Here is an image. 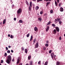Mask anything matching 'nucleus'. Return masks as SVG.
Wrapping results in <instances>:
<instances>
[{"label": "nucleus", "instance_id": "obj_1", "mask_svg": "<svg viewBox=\"0 0 65 65\" xmlns=\"http://www.w3.org/2000/svg\"><path fill=\"white\" fill-rule=\"evenodd\" d=\"M11 60V56L9 55L8 56L7 59L6 60V62L8 64H10V62Z\"/></svg>", "mask_w": 65, "mask_h": 65}, {"label": "nucleus", "instance_id": "obj_2", "mask_svg": "<svg viewBox=\"0 0 65 65\" xmlns=\"http://www.w3.org/2000/svg\"><path fill=\"white\" fill-rule=\"evenodd\" d=\"M21 11H22V9L20 8L18 10L17 12L18 14H19L21 13Z\"/></svg>", "mask_w": 65, "mask_h": 65}, {"label": "nucleus", "instance_id": "obj_3", "mask_svg": "<svg viewBox=\"0 0 65 65\" xmlns=\"http://www.w3.org/2000/svg\"><path fill=\"white\" fill-rule=\"evenodd\" d=\"M20 61V57H19L17 58V64H18V63H19Z\"/></svg>", "mask_w": 65, "mask_h": 65}, {"label": "nucleus", "instance_id": "obj_4", "mask_svg": "<svg viewBox=\"0 0 65 65\" xmlns=\"http://www.w3.org/2000/svg\"><path fill=\"white\" fill-rule=\"evenodd\" d=\"M50 29V26H48L47 27V28H46V32H47Z\"/></svg>", "mask_w": 65, "mask_h": 65}, {"label": "nucleus", "instance_id": "obj_5", "mask_svg": "<svg viewBox=\"0 0 65 65\" xmlns=\"http://www.w3.org/2000/svg\"><path fill=\"white\" fill-rule=\"evenodd\" d=\"M55 28L56 30V31L57 32H59V27H55Z\"/></svg>", "mask_w": 65, "mask_h": 65}, {"label": "nucleus", "instance_id": "obj_6", "mask_svg": "<svg viewBox=\"0 0 65 65\" xmlns=\"http://www.w3.org/2000/svg\"><path fill=\"white\" fill-rule=\"evenodd\" d=\"M51 55L52 59L54 58V53H52L51 54Z\"/></svg>", "mask_w": 65, "mask_h": 65}, {"label": "nucleus", "instance_id": "obj_7", "mask_svg": "<svg viewBox=\"0 0 65 65\" xmlns=\"http://www.w3.org/2000/svg\"><path fill=\"white\" fill-rule=\"evenodd\" d=\"M35 47H36V48H37V47H38V42H37L36 43Z\"/></svg>", "mask_w": 65, "mask_h": 65}, {"label": "nucleus", "instance_id": "obj_8", "mask_svg": "<svg viewBox=\"0 0 65 65\" xmlns=\"http://www.w3.org/2000/svg\"><path fill=\"white\" fill-rule=\"evenodd\" d=\"M29 65H33V61H31L29 62Z\"/></svg>", "mask_w": 65, "mask_h": 65}, {"label": "nucleus", "instance_id": "obj_9", "mask_svg": "<svg viewBox=\"0 0 65 65\" xmlns=\"http://www.w3.org/2000/svg\"><path fill=\"white\" fill-rule=\"evenodd\" d=\"M5 22H6V19H5L3 21V24H5Z\"/></svg>", "mask_w": 65, "mask_h": 65}, {"label": "nucleus", "instance_id": "obj_10", "mask_svg": "<svg viewBox=\"0 0 65 65\" xmlns=\"http://www.w3.org/2000/svg\"><path fill=\"white\" fill-rule=\"evenodd\" d=\"M42 20V19H41V17H39L38 18V21H39L40 22H41Z\"/></svg>", "mask_w": 65, "mask_h": 65}, {"label": "nucleus", "instance_id": "obj_11", "mask_svg": "<svg viewBox=\"0 0 65 65\" xmlns=\"http://www.w3.org/2000/svg\"><path fill=\"white\" fill-rule=\"evenodd\" d=\"M54 22L55 23V24H57L58 23V21H57V19H55V20L54 21Z\"/></svg>", "mask_w": 65, "mask_h": 65}, {"label": "nucleus", "instance_id": "obj_12", "mask_svg": "<svg viewBox=\"0 0 65 65\" xmlns=\"http://www.w3.org/2000/svg\"><path fill=\"white\" fill-rule=\"evenodd\" d=\"M38 9H39V7L37 6L35 8V9L36 10H37Z\"/></svg>", "mask_w": 65, "mask_h": 65}, {"label": "nucleus", "instance_id": "obj_13", "mask_svg": "<svg viewBox=\"0 0 65 65\" xmlns=\"http://www.w3.org/2000/svg\"><path fill=\"white\" fill-rule=\"evenodd\" d=\"M34 30L35 31H36L37 30V28L36 27H35L34 28Z\"/></svg>", "mask_w": 65, "mask_h": 65}, {"label": "nucleus", "instance_id": "obj_14", "mask_svg": "<svg viewBox=\"0 0 65 65\" xmlns=\"http://www.w3.org/2000/svg\"><path fill=\"white\" fill-rule=\"evenodd\" d=\"M46 3V6H48V4H50V2H48Z\"/></svg>", "mask_w": 65, "mask_h": 65}, {"label": "nucleus", "instance_id": "obj_15", "mask_svg": "<svg viewBox=\"0 0 65 65\" xmlns=\"http://www.w3.org/2000/svg\"><path fill=\"white\" fill-rule=\"evenodd\" d=\"M47 64H48V61H47L44 64V65H47Z\"/></svg>", "mask_w": 65, "mask_h": 65}, {"label": "nucleus", "instance_id": "obj_16", "mask_svg": "<svg viewBox=\"0 0 65 65\" xmlns=\"http://www.w3.org/2000/svg\"><path fill=\"white\" fill-rule=\"evenodd\" d=\"M23 22V21H22V20H20L19 21V22L20 23H22Z\"/></svg>", "mask_w": 65, "mask_h": 65}, {"label": "nucleus", "instance_id": "obj_17", "mask_svg": "<svg viewBox=\"0 0 65 65\" xmlns=\"http://www.w3.org/2000/svg\"><path fill=\"white\" fill-rule=\"evenodd\" d=\"M60 11H63V8L62 7H61L60 8Z\"/></svg>", "mask_w": 65, "mask_h": 65}, {"label": "nucleus", "instance_id": "obj_18", "mask_svg": "<svg viewBox=\"0 0 65 65\" xmlns=\"http://www.w3.org/2000/svg\"><path fill=\"white\" fill-rule=\"evenodd\" d=\"M53 32L55 34H56L57 33V31L56 29H54V30Z\"/></svg>", "mask_w": 65, "mask_h": 65}, {"label": "nucleus", "instance_id": "obj_19", "mask_svg": "<svg viewBox=\"0 0 65 65\" xmlns=\"http://www.w3.org/2000/svg\"><path fill=\"white\" fill-rule=\"evenodd\" d=\"M32 2H30L29 3V6L30 7H32Z\"/></svg>", "mask_w": 65, "mask_h": 65}, {"label": "nucleus", "instance_id": "obj_20", "mask_svg": "<svg viewBox=\"0 0 65 65\" xmlns=\"http://www.w3.org/2000/svg\"><path fill=\"white\" fill-rule=\"evenodd\" d=\"M31 56L30 55L28 57V60H30V59H31Z\"/></svg>", "mask_w": 65, "mask_h": 65}, {"label": "nucleus", "instance_id": "obj_21", "mask_svg": "<svg viewBox=\"0 0 65 65\" xmlns=\"http://www.w3.org/2000/svg\"><path fill=\"white\" fill-rule=\"evenodd\" d=\"M52 26L53 27H56V25H55L54 24H52Z\"/></svg>", "mask_w": 65, "mask_h": 65}, {"label": "nucleus", "instance_id": "obj_22", "mask_svg": "<svg viewBox=\"0 0 65 65\" xmlns=\"http://www.w3.org/2000/svg\"><path fill=\"white\" fill-rule=\"evenodd\" d=\"M25 53H26V54H27V49H25Z\"/></svg>", "mask_w": 65, "mask_h": 65}, {"label": "nucleus", "instance_id": "obj_23", "mask_svg": "<svg viewBox=\"0 0 65 65\" xmlns=\"http://www.w3.org/2000/svg\"><path fill=\"white\" fill-rule=\"evenodd\" d=\"M60 64V62L58 61L57 62L56 65H59Z\"/></svg>", "mask_w": 65, "mask_h": 65}, {"label": "nucleus", "instance_id": "obj_24", "mask_svg": "<svg viewBox=\"0 0 65 65\" xmlns=\"http://www.w3.org/2000/svg\"><path fill=\"white\" fill-rule=\"evenodd\" d=\"M50 12L51 13H53V10H51L50 11Z\"/></svg>", "mask_w": 65, "mask_h": 65}, {"label": "nucleus", "instance_id": "obj_25", "mask_svg": "<svg viewBox=\"0 0 65 65\" xmlns=\"http://www.w3.org/2000/svg\"><path fill=\"white\" fill-rule=\"evenodd\" d=\"M57 22H58L59 21H60V20H61V19L60 18H58V19L57 18Z\"/></svg>", "mask_w": 65, "mask_h": 65}, {"label": "nucleus", "instance_id": "obj_26", "mask_svg": "<svg viewBox=\"0 0 65 65\" xmlns=\"http://www.w3.org/2000/svg\"><path fill=\"white\" fill-rule=\"evenodd\" d=\"M62 21H59V24H60V25H61V24H62Z\"/></svg>", "mask_w": 65, "mask_h": 65}, {"label": "nucleus", "instance_id": "obj_27", "mask_svg": "<svg viewBox=\"0 0 65 65\" xmlns=\"http://www.w3.org/2000/svg\"><path fill=\"white\" fill-rule=\"evenodd\" d=\"M50 24H51V21H49L48 23L47 24V25H50Z\"/></svg>", "mask_w": 65, "mask_h": 65}, {"label": "nucleus", "instance_id": "obj_28", "mask_svg": "<svg viewBox=\"0 0 65 65\" xmlns=\"http://www.w3.org/2000/svg\"><path fill=\"white\" fill-rule=\"evenodd\" d=\"M55 4L56 6H57V1H55Z\"/></svg>", "mask_w": 65, "mask_h": 65}, {"label": "nucleus", "instance_id": "obj_29", "mask_svg": "<svg viewBox=\"0 0 65 65\" xmlns=\"http://www.w3.org/2000/svg\"><path fill=\"white\" fill-rule=\"evenodd\" d=\"M35 41H36V39H35L33 41V44H34L35 43Z\"/></svg>", "mask_w": 65, "mask_h": 65}, {"label": "nucleus", "instance_id": "obj_30", "mask_svg": "<svg viewBox=\"0 0 65 65\" xmlns=\"http://www.w3.org/2000/svg\"><path fill=\"white\" fill-rule=\"evenodd\" d=\"M33 38V37H32V36H31V38L30 40V41H31Z\"/></svg>", "mask_w": 65, "mask_h": 65}, {"label": "nucleus", "instance_id": "obj_31", "mask_svg": "<svg viewBox=\"0 0 65 65\" xmlns=\"http://www.w3.org/2000/svg\"><path fill=\"white\" fill-rule=\"evenodd\" d=\"M31 6H29V8H28V10H31Z\"/></svg>", "mask_w": 65, "mask_h": 65}, {"label": "nucleus", "instance_id": "obj_32", "mask_svg": "<svg viewBox=\"0 0 65 65\" xmlns=\"http://www.w3.org/2000/svg\"><path fill=\"white\" fill-rule=\"evenodd\" d=\"M10 38L12 39L13 38V36L12 35H11L10 36Z\"/></svg>", "mask_w": 65, "mask_h": 65}, {"label": "nucleus", "instance_id": "obj_33", "mask_svg": "<svg viewBox=\"0 0 65 65\" xmlns=\"http://www.w3.org/2000/svg\"><path fill=\"white\" fill-rule=\"evenodd\" d=\"M30 35V34L29 33L27 34V37H28L29 36V35Z\"/></svg>", "mask_w": 65, "mask_h": 65}, {"label": "nucleus", "instance_id": "obj_34", "mask_svg": "<svg viewBox=\"0 0 65 65\" xmlns=\"http://www.w3.org/2000/svg\"><path fill=\"white\" fill-rule=\"evenodd\" d=\"M43 13V11H40V14H42Z\"/></svg>", "mask_w": 65, "mask_h": 65}, {"label": "nucleus", "instance_id": "obj_35", "mask_svg": "<svg viewBox=\"0 0 65 65\" xmlns=\"http://www.w3.org/2000/svg\"><path fill=\"white\" fill-rule=\"evenodd\" d=\"M7 52L8 53H9L10 52V50H8L7 51Z\"/></svg>", "mask_w": 65, "mask_h": 65}, {"label": "nucleus", "instance_id": "obj_36", "mask_svg": "<svg viewBox=\"0 0 65 65\" xmlns=\"http://www.w3.org/2000/svg\"><path fill=\"white\" fill-rule=\"evenodd\" d=\"M41 63V61H39L38 63V64H40V63Z\"/></svg>", "mask_w": 65, "mask_h": 65}, {"label": "nucleus", "instance_id": "obj_37", "mask_svg": "<svg viewBox=\"0 0 65 65\" xmlns=\"http://www.w3.org/2000/svg\"><path fill=\"white\" fill-rule=\"evenodd\" d=\"M26 4L27 5H28L29 4V3H28V2H27V1H26Z\"/></svg>", "mask_w": 65, "mask_h": 65}, {"label": "nucleus", "instance_id": "obj_38", "mask_svg": "<svg viewBox=\"0 0 65 65\" xmlns=\"http://www.w3.org/2000/svg\"><path fill=\"white\" fill-rule=\"evenodd\" d=\"M45 46H48V44H45Z\"/></svg>", "mask_w": 65, "mask_h": 65}, {"label": "nucleus", "instance_id": "obj_39", "mask_svg": "<svg viewBox=\"0 0 65 65\" xmlns=\"http://www.w3.org/2000/svg\"><path fill=\"white\" fill-rule=\"evenodd\" d=\"M43 0H37V2H40V1H42Z\"/></svg>", "mask_w": 65, "mask_h": 65}, {"label": "nucleus", "instance_id": "obj_40", "mask_svg": "<svg viewBox=\"0 0 65 65\" xmlns=\"http://www.w3.org/2000/svg\"><path fill=\"white\" fill-rule=\"evenodd\" d=\"M49 53L50 54H51V53H52V51L51 50H50L49 51Z\"/></svg>", "mask_w": 65, "mask_h": 65}, {"label": "nucleus", "instance_id": "obj_41", "mask_svg": "<svg viewBox=\"0 0 65 65\" xmlns=\"http://www.w3.org/2000/svg\"><path fill=\"white\" fill-rule=\"evenodd\" d=\"M21 49L22 50V51H24V47H21Z\"/></svg>", "mask_w": 65, "mask_h": 65}, {"label": "nucleus", "instance_id": "obj_42", "mask_svg": "<svg viewBox=\"0 0 65 65\" xmlns=\"http://www.w3.org/2000/svg\"><path fill=\"white\" fill-rule=\"evenodd\" d=\"M6 57V56H7V53H5L4 55Z\"/></svg>", "mask_w": 65, "mask_h": 65}, {"label": "nucleus", "instance_id": "obj_43", "mask_svg": "<svg viewBox=\"0 0 65 65\" xmlns=\"http://www.w3.org/2000/svg\"><path fill=\"white\" fill-rule=\"evenodd\" d=\"M1 63H3V60H1Z\"/></svg>", "mask_w": 65, "mask_h": 65}, {"label": "nucleus", "instance_id": "obj_44", "mask_svg": "<svg viewBox=\"0 0 65 65\" xmlns=\"http://www.w3.org/2000/svg\"><path fill=\"white\" fill-rule=\"evenodd\" d=\"M61 36L59 38V40H61Z\"/></svg>", "mask_w": 65, "mask_h": 65}, {"label": "nucleus", "instance_id": "obj_45", "mask_svg": "<svg viewBox=\"0 0 65 65\" xmlns=\"http://www.w3.org/2000/svg\"><path fill=\"white\" fill-rule=\"evenodd\" d=\"M57 2L58 3H59V0H57Z\"/></svg>", "mask_w": 65, "mask_h": 65}, {"label": "nucleus", "instance_id": "obj_46", "mask_svg": "<svg viewBox=\"0 0 65 65\" xmlns=\"http://www.w3.org/2000/svg\"><path fill=\"white\" fill-rule=\"evenodd\" d=\"M6 50H8V48H7V47H6Z\"/></svg>", "mask_w": 65, "mask_h": 65}, {"label": "nucleus", "instance_id": "obj_47", "mask_svg": "<svg viewBox=\"0 0 65 65\" xmlns=\"http://www.w3.org/2000/svg\"><path fill=\"white\" fill-rule=\"evenodd\" d=\"M61 3H60L59 4V6H61Z\"/></svg>", "mask_w": 65, "mask_h": 65}, {"label": "nucleus", "instance_id": "obj_48", "mask_svg": "<svg viewBox=\"0 0 65 65\" xmlns=\"http://www.w3.org/2000/svg\"><path fill=\"white\" fill-rule=\"evenodd\" d=\"M16 18H14V21H16Z\"/></svg>", "mask_w": 65, "mask_h": 65}, {"label": "nucleus", "instance_id": "obj_49", "mask_svg": "<svg viewBox=\"0 0 65 65\" xmlns=\"http://www.w3.org/2000/svg\"><path fill=\"white\" fill-rule=\"evenodd\" d=\"M43 49L44 50H46V48L45 47H44Z\"/></svg>", "mask_w": 65, "mask_h": 65}, {"label": "nucleus", "instance_id": "obj_50", "mask_svg": "<svg viewBox=\"0 0 65 65\" xmlns=\"http://www.w3.org/2000/svg\"><path fill=\"white\" fill-rule=\"evenodd\" d=\"M11 53H13V50H11Z\"/></svg>", "mask_w": 65, "mask_h": 65}, {"label": "nucleus", "instance_id": "obj_51", "mask_svg": "<svg viewBox=\"0 0 65 65\" xmlns=\"http://www.w3.org/2000/svg\"><path fill=\"white\" fill-rule=\"evenodd\" d=\"M12 62H14V59H13L12 60Z\"/></svg>", "mask_w": 65, "mask_h": 65}, {"label": "nucleus", "instance_id": "obj_52", "mask_svg": "<svg viewBox=\"0 0 65 65\" xmlns=\"http://www.w3.org/2000/svg\"><path fill=\"white\" fill-rule=\"evenodd\" d=\"M19 65H22V63H20L19 64Z\"/></svg>", "mask_w": 65, "mask_h": 65}, {"label": "nucleus", "instance_id": "obj_53", "mask_svg": "<svg viewBox=\"0 0 65 65\" xmlns=\"http://www.w3.org/2000/svg\"><path fill=\"white\" fill-rule=\"evenodd\" d=\"M14 6V5H13V4L12 5V7H13V6Z\"/></svg>", "mask_w": 65, "mask_h": 65}, {"label": "nucleus", "instance_id": "obj_54", "mask_svg": "<svg viewBox=\"0 0 65 65\" xmlns=\"http://www.w3.org/2000/svg\"><path fill=\"white\" fill-rule=\"evenodd\" d=\"M8 47L9 48H10V47H11V46H9Z\"/></svg>", "mask_w": 65, "mask_h": 65}, {"label": "nucleus", "instance_id": "obj_55", "mask_svg": "<svg viewBox=\"0 0 65 65\" xmlns=\"http://www.w3.org/2000/svg\"><path fill=\"white\" fill-rule=\"evenodd\" d=\"M46 43H48V41H46Z\"/></svg>", "mask_w": 65, "mask_h": 65}, {"label": "nucleus", "instance_id": "obj_56", "mask_svg": "<svg viewBox=\"0 0 65 65\" xmlns=\"http://www.w3.org/2000/svg\"><path fill=\"white\" fill-rule=\"evenodd\" d=\"M8 37H10V34H8Z\"/></svg>", "mask_w": 65, "mask_h": 65}, {"label": "nucleus", "instance_id": "obj_57", "mask_svg": "<svg viewBox=\"0 0 65 65\" xmlns=\"http://www.w3.org/2000/svg\"><path fill=\"white\" fill-rule=\"evenodd\" d=\"M46 14H47L46 13H45L44 15V16L46 15Z\"/></svg>", "mask_w": 65, "mask_h": 65}, {"label": "nucleus", "instance_id": "obj_58", "mask_svg": "<svg viewBox=\"0 0 65 65\" xmlns=\"http://www.w3.org/2000/svg\"><path fill=\"white\" fill-rule=\"evenodd\" d=\"M37 52V50H36L35 51V52Z\"/></svg>", "mask_w": 65, "mask_h": 65}, {"label": "nucleus", "instance_id": "obj_59", "mask_svg": "<svg viewBox=\"0 0 65 65\" xmlns=\"http://www.w3.org/2000/svg\"><path fill=\"white\" fill-rule=\"evenodd\" d=\"M45 1H48V0H44Z\"/></svg>", "mask_w": 65, "mask_h": 65}, {"label": "nucleus", "instance_id": "obj_60", "mask_svg": "<svg viewBox=\"0 0 65 65\" xmlns=\"http://www.w3.org/2000/svg\"><path fill=\"white\" fill-rule=\"evenodd\" d=\"M2 22H1V23H0V24L1 25H2Z\"/></svg>", "mask_w": 65, "mask_h": 65}, {"label": "nucleus", "instance_id": "obj_61", "mask_svg": "<svg viewBox=\"0 0 65 65\" xmlns=\"http://www.w3.org/2000/svg\"><path fill=\"white\" fill-rule=\"evenodd\" d=\"M32 1H36V0H32Z\"/></svg>", "mask_w": 65, "mask_h": 65}, {"label": "nucleus", "instance_id": "obj_62", "mask_svg": "<svg viewBox=\"0 0 65 65\" xmlns=\"http://www.w3.org/2000/svg\"><path fill=\"white\" fill-rule=\"evenodd\" d=\"M54 57L55 58V57H56V55H54Z\"/></svg>", "mask_w": 65, "mask_h": 65}, {"label": "nucleus", "instance_id": "obj_63", "mask_svg": "<svg viewBox=\"0 0 65 65\" xmlns=\"http://www.w3.org/2000/svg\"><path fill=\"white\" fill-rule=\"evenodd\" d=\"M25 65H29V64H26Z\"/></svg>", "mask_w": 65, "mask_h": 65}, {"label": "nucleus", "instance_id": "obj_64", "mask_svg": "<svg viewBox=\"0 0 65 65\" xmlns=\"http://www.w3.org/2000/svg\"><path fill=\"white\" fill-rule=\"evenodd\" d=\"M64 36L65 37V34L64 35Z\"/></svg>", "mask_w": 65, "mask_h": 65}]
</instances>
